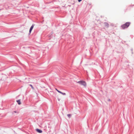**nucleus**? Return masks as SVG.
Wrapping results in <instances>:
<instances>
[{"mask_svg":"<svg viewBox=\"0 0 134 134\" xmlns=\"http://www.w3.org/2000/svg\"><path fill=\"white\" fill-rule=\"evenodd\" d=\"M130 23L129 22H127L124 25L121 26V27L123 29L127 28L129 25Z\"/></svg>","mask_w":134,"mask_h":134,"instance_id":"obj_1","label":"nucleus"},{"mask_svg":"<svg viewBox=\"0 0 134 134\" xmlns=\"http://www.w3.org/2000/svg\"><path fill=\"white\" fill-rule=\"evenodd\" d=\"M30 86L32 88V89H33V90L34 89V87H33V86L31 85H30Z\"/></svg>","mask_w":134,"mask_h":134,"instance_id":"obj_8","label":"nucleus"},{"mask_svg":"<svg viewBox=\"0 0 134 134\" xmlns=\"http://www.w3.org/2000/svg\"><path fill=\"white\" fill-rule=\"evenodd\" d=\"M55 90H57L58 92V91L59 92V91H60L58 90L56 88L55 89Z\"/></svg>","mask_w":134,"mask_h":134,"instance_id":"obj_11","label":"nucleus"},{"mask_svg":"<svg viewBox=\"0 0 134 134\" xmlns=\"http://www.w3.org/2000/svg\"><path fill=\"white\" fill-rule=\"evenodd\" d=\"M36 131L38 132L39 133H41L42 132V131L41 130H40V129H36Z\"/></svg>","mask_w":134,"mask_h":134,"instance_id":"obj_5","label":"nucleus"},{"mask_svg":"<svg viewBox=\"0 0 134 134\" xmlns=\"http://www.w3.org/2000/svg\"><path fill=\"white\" fill-rule=\"evenodd\" d=\"M77 83H79L80 84L82 85L85 86H86V82L84 81H78Z\"/></svg>","mask_w":134,"mask_h":134,"instance_id":"obj_2","label":"nucleus"},{"mask_svg":"<svg viewBox=\"0 0 134 134\" xmlns=\"http://www.w3.org/2000/svg\"><path fill=\"white\" fill-rule=\"evenodd\" d=\"M82 0H78V1L79 2H80Z\"/></svg>","mask_w":134,"mask_h":134,"instance_id":"obj_12","label":"nucleus"},{"mask_svg":"<svg viewBox=\"0 0 134 134\" xmlns=\"http://www.w3.org/2000/svg\"><path fill=\"white\" fill-rule=\"evenodd\" d=\"M34 26V25H32V26H31V27L30 29V30H29L30 33H31V31L32 30Z\"/></svg>","mask_w":134,"mask_h":134,"instance_id":"obj_3","label":"nucleus"},{"mask_svg":"<svg viewBox=\"0 0 134 134\" xmlns=\"http://www.w3.org/2000/svg\"><path fill=\"white\" fill-rule=\"evenodd\" d=\"M67 116H68L69 118H70V117L71 115H70V114H68V115H67Z\"/></svg>","mask_w":134,"mask_h":134,"instance_id":"obj_9","label":"nucleus"},{"mask_svg":"<svg viewBox=\"0 0 134 134\" xmlns=\"http://www.w3.org/2000/svg\"><path fill=\"white\" fill-rule=\"evenodd\" d=\"M14 113H17V112H16V111H13V112H12V114H14Z\"/></svg>","mask_w":134,"mask_h":134,"instance_id":"obj_10","label":"nucleus"},{"mask_svg":"<svg viewBox=\"0 0 134 134\" xmlns=\"http://www.w3.org/2000/svg\"><path fill=\"white\" fill-rule=\"evenodd\" d=\"M16 102L18 103V104L20 105L21 104V102H20V100H16Z\"/></svg>","mask_w":134,"mask_h":134,"instance_id":"obj_6","label":"nucleus"},{"mask_svg":"<svg viewBox=\"0 0 134 134\" xmlns=\"http://www.w3.org/2000/svg\"><path fill=\"white\" fill-rule=\"evenodd\" d=\"M58 92L61 94H63V95H66V93H65L62 92L61 91H59V92L58 91Z\"/></svg>","mask_w":134,"mask_h":134,"instance_id":"obj_7","label":"nucleus"},{"mask_svg":"<svg viewBox=\"0 0 134 134\" xmlns=\"http://www.w3.org/2000/svg\"><path fill=\"white\" fill-rule=\"evenodd\" d=\"M104 25L106 27H109V24L107 23H104Z\"/></svg>","mask_w":134,"mask_h":134,"instance_id":"obj_4","label":"nucleus"}]
</instances>
